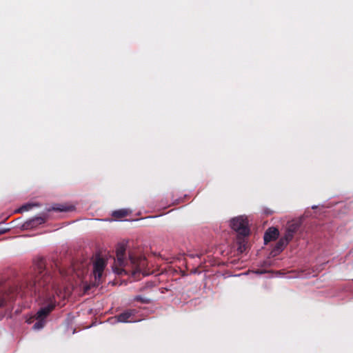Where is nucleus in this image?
<instances>
[{"mask_svg": "<svg viewBox=\"0 0 353 353\" xmlns=\"http://www.w3.org/2000/svg\"><path fill=\"white\" fill-rule=\"evenodd\" d=\"M34 268V276L20 286L8 288L0 283V307H3L6 301H12L17 294L34 295L40 308L35 314L28 317L26 322L28 324L34 323L32 329L39 330L44 327L47 317L55 308V294L59 295L58 274L63 277L66 273L57 265L56 270L51 272L46 268L43 258L37 260Z\"/></svg>", "mask_w": 353, "mask_h": 353, "instance_id": "1", "label": "nucleus"}, {"mask_svg": "<svg viewBox=\"0 0 353 353\" xmlns=\"http://www.w3.org/2000/svg\"><path fill=\"white\" fill-rule=\"evenodd\" d=\"M230 225L232 228L237 232L238 236H247L249 235L250 229L247 218L243 216L234 218L232 219Z\"/></svg>", "mask_w": 353, "mask_h": 353, "instance_id": "2", "label": "nucleus"}, {"mask_svg": "<svg viewBox=\"0 0 353 353\" xmlns=\"http://www.w3.org/2000/svg\"><path fill=\"white\" fill-rule=\"evenodd\" d=\"M125 248L123 245H119L116 251L117 258L114 259V264L113 265V270L118 274L123 273L126 274V271L124 270L125 267Z\"/></svg>", "mask_w": 353, "mask_h": 353, "instance_id": "3", "label": "nucleus"}, {"mask_svg": "<svg viewBox=\"0 0 353 353\" xmlns=\"http://www.w3.org/2000/svg\"><path fill=\"white\" fill-rule=\"evenodd\" d=\"M105 266L106 261L103 258L97 256L95 259L93 263V274L96 281H100Z\"/></svg>", "mask_w": 353, "mask_h": 353, "instance_id": "4", "label": "nucleus"}, {"mask_svg": "<svg viewBox=\"0 0 353 353\" xmlns=\"http://www.w3.org/2000/svg\"><path fill=\"white\" fill-rule=\"evenodd\" d=\"M300 228V223L297 222L290 223L288 225L284 236L290 241L292 240L294 234Z\"/></svg>", "mask_w": 353, "mask_h": 353, "instance_id": "5", "label": "nucleus"}, {"mask_svg": "<svg viewBox=\"0 0 353 353\" xmlns=\"http://www.w3.org/2000/svg\"><path fill=\"white\" fill-rule=\"evenodd\" d=\"M131 263L134 265L135 270L133 272L134 274H136V272H141L143 269L145 268V267L147 265L146 259L145 257H139V258H134L132 256L130 257Z\"/></svg>", "mask_w": 353, "mask_h": 353, "instance_id": "6", "label": "nucleus"}, {"mask_svg": "<svg viewBox=\"0 0 353 353\" xmlns=\"http://www.w3.org/2000/svg\"><path fill=\"white\" fill-rule=\"evenodd\" d=\"M279 235V231L275 228H270L267 230L264 234V243L268 244L269 242L276 240Z\"/></svg>", "mask_w": 353, "mask_h": 353, "instance_id": "7", "label": "nucleus"}, {"mask_svg": "<svg viewBox=\"0 0 353 353\" xmlns=\"http://www.w3.org/2000/svg\"><path fill=\"white\" fill-rule=\"evenodd\" d=\"M135 314V310H126L121 314H119L118 316H117V321L121 323H128L131 322V318Z\"/></svg>", "mask_w": 353, "mask_h": 353, "instance_id": "8", "label": "nucleus"}, {"mask_svg": "<svg viewBox=\"0 0 353 353\" xmlns=\"http://www.w3.org/2000/svg\"><path fill=\"white\" fill-rule=\"evenodd\" d=\"M46 217H43V216H37V217H34V219H32L30 220H29L28 221H27L26 223V225L27 227H35L38 225H41L43 223L46 222Z\"/></svg>", "mask_w": 353, "mask_h": 353, "instance_id": "9", "label": "nucleus"}, {"mask_svg": "<svg viewBox=\"0 0 353 353\" xmlns=\"http://www.w3.org/2000/svg\"><path fill=\"white\" fill-rule=\"evenodd\" d=\"M290 242L289 240H287L285 236L282 237L279 239V241L276 243L274 251V252H281L283 250V248L288 244Z\"/></svg>", "mask_w": 353, "mask_h": 353, "instance_id": "10", "label": "nucleus"}, {"mask_svg": "<svg viewBox=\"0 0 353 353\" xmlns=\"http://www.w3.org/2000/svg\"><path fill=\"white\" fill-rule=\"evenodd\" d=\"M245 236H237V243L239 244L238 246V251L240 252H243L246 249V243H245Z\"/></svg>", "mask_w": 353, "mask_h": 353, "instance_id": "11", "label": "nucleus"}, {"mask_svg": "<svg viewBox=\"0 0 353 353\" xmlns=\"http://www.w3.org/2000/svg\"><path fill=\"white\" fill-rule=\"evenodd\" d=\"M128 214L127 210L121 209L112 212V216L115 219H121L125 217Z\"/></svg>", "mask_w": 353, "mask_h": 353, "instance_id": "12", "label": "nucleus"}, {"mask_svg": "<svg viewBox=\"0 0 353 353\" xmlns=\"http://www.w3.org/2000/svg\"><path fill=\"white\" fill-rule=\"evenodd\" d=\"M37 205H38L37 204H34V203H26V204L22 205L21 208H19L17 210V212H19V213H22L23 212L28 211V210H31L34 206H37Z\"/></svg>", "mask_w": 353, "mask_h": 353, "instance_id": "13", "label": "nucleus"}, {"mask_svg": "<svg viewBox=\"0 0 353 353\" xmlns=\"http://www.w3.org/2000/svg\"><path fill=\"white\" fill-rule=\"evenodd\" d=\"M73 208L72 206H66L63 205H58L56 207L53 208V210L59 212H68L72 210Z\"/></svg>", "mask_w": 353, "mask_h": 353, "instance_id": "14", "label": "nucleus"}, {"mask_svg": "<svg viewBox=\"0 0 353 353\" xmlns=\"http://www.w3.org/2000/svg\"><path fill=\"white\" fill-rule=\"evenodd\" d=\"M134 301H137V302H140V303H150V299H147V298H144L141 296H136L134 299Z\"/></svg>", "mask_w": 353, "mask_h": 353, "instance_id": "15", "label": "nucleus"}, {"mask_svg": "<svg viewBox=\"0 0 353 353\" xmlns=\"http://www.w3.org/2000/svg\"><path fill=\"white\" fill-rule=\"evenodd\" d=\"M8 230H9V229L0 228V234H5V233H6Z\"/></svg>", "mask_w": 353, "mask_h": 353, "instance_id": "16", "label": "nucleus"}, {"mask_svg": "<svg viewBox=\"0 0 353 353\" xmlns=\"http://www.w3.org/2000/svg\"><path fill=\"white\" fill-rule=\"evenodd\" d=\"M272 212H273L272 211H269V212H267V214H272Z\"/></svg>", "mask_w": 353, "mask_h": 353, "instance_id": "17", "label": "nucleus"}, {"mask_svg": "<svg viewBox=\"0 0 353 353\" xmlns=\"http://www.w3.org/2000/svg\"><path fill=\"white\" fill-rule=\"evenodd\" d=\"M202 254H196V256L200 257Z\"/></svg>", "mask_w": 353, "mask_h": 353, "instance_id": "18", "label": "nucleus"}]
</instances>
